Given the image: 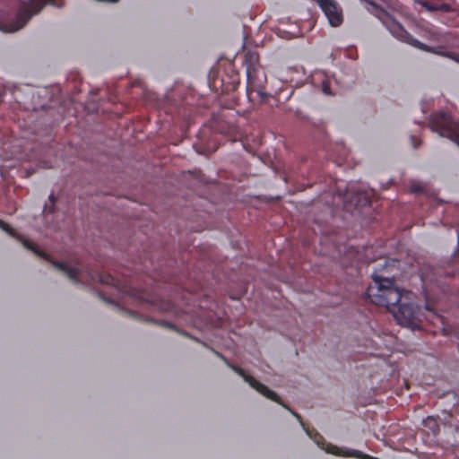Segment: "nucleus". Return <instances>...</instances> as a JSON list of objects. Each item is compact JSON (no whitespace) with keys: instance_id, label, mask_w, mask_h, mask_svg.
Returning <instances> with one entry per match:
<instances>
[{"instance_id":"1","label":"nucleus","mask_w":459,"mask_h":459,"mask_svg":"<svg viewBox=\"0 0 459 459\" xmlns=\"http://www.w3.org/2000/svg\"><path fill=\"white\" fill-rule=\"evenodd\" d=\"M212 351L216 354L217 357L221 359L227 364L228 367H230L231 369H233L238 375L242 377L243 379L247 383H248L252 388L255 389L258 393H260L266 398L282 405L284 408L289 410L299 420L301 426L303 427V429H305V431L307 432L308 437L310 438L314 439V441L322 449L325 450L327 453L333 454V455H338V456L354 457L357 459H377V458H374V457H372L368 455H366L363 452H361L359 450H356V449L343 450V449H342L336 446L331 445V444H327L326 446H325V440H324L323 437L316 430L309 429L308 428H306L305 424L301 420V417L298 413L291 411L288 406L283 404L282 401L281 400V398L278 396V394L275 392L269 389L266 385H264V384L257 381L252 376L246 374V372L243 368L230 363L229 360L221 353L214 351L213 349H212Z\"/></svg>"},{"instance_id":"2","label":"nucleus","mask_w":459,"mask_h":459,"mask_svg":"<svg viewBox=\"0 0 459 459\" xmlns=\"http://www.w3.org/2000/svg\"><path fill=\"white\" fill-rule=\"evenodd\" d=\"M247 73V94L250 101H264L268 97L265 92L267 76L260 65L259 55L255 51H247L244 57Z\"/></svg>"},{"instance_id":"3","label":"nucleus","mask_w":459,"mask_h":459,"mask_svg":"<svg viewBox=\"0 0 459 459\" xmlns=\"http://www.w3.org/2000/svg\"><path fill=\"white\" fill-rule=\"evenodd\" d=\"M373 282L366 291L368 299L374 304L385 307L390 312H394L401 304L402 291L394 286L393 280L373 274Z\"/></svg>"},{"instance_id":"4","label":"nucleus","mask_w":459,"mask_h":459,"mask_svg":"<svg viewBox=\"0 0 459 459\" xmlns=\"http://www.w3.org/2000/svg\"><path fill=\"white\" fill-rule=\"evenodd\" d=\"M48 4L61 7L64 5V0L20 1L15 18L6 25V31L15 32L23 28L33 15L38 14Z\"/></svg>"},{"instance_id":"5","label":"nucleus","mask_w":459,"mask_h":459,"mask_svg":"<svg viewBox=\"0 0 459 459\" xmlns=\"http://www.w3.org/2000/svg\"><path fill=\"white\" fill-rule=\"evenodd\" d=\"M429 127L440 136L446 137L459 146V123L447 112L438 111L431 116Z\"/></svg>"},{"instance_id":"6","label":"nucleus","mask_w":459,"mask_h":459,"mask_svg":"<svg viewBox=\"0 0 459 459\" xmlns=\"http://www.w3.org/2000/svg\"><path fill=\"white\" fill-rule=\"evenodd\" d=\"M316 2L332 26L337 27L342 24V12L334 0H316Z\"/></svg>"},{"instance_id":"7","label":"nucleus","mask_w":459,"mask_h":459,"mask_svg":"<svg viewBox=\"0 0 459 459\" xmlns=\"http://www.w3.org/2000/svg\"><path fill=\"white\" fill-rule=\"evenodd\" d=\"M393 314L401 325L411 324L415 319V309L412 304L401 303Z\"/></svg>"},{"instance_id":"8","label":"nucleus","mask_w":459,"mask_h":459,"mask_svg":"<svg viewBox=\"0 0 459 459\" xmlns=\"http://www.w3.org/2000/svg\"><path fill=\"white\" fill-rule=\"evenodd\" d=\"M52 264L61 272H63L69 280L74 282H79V270L75 267L69 266L64 262H52Z\"/></svg>"},{"instance_id":"9","label":"nucleus","mask_w":459,"mask_h":459,"mask_svg":"<svg viewBox=\"0 0 459 459\" xmlns=\"http://www.w3.org/2000/svg\"><path fill=\"white\" fill-rule=\"evenodd\" d=\"M422 425L428 435L437 436L440 428L437 420L433 416H429L422 420Z\"/></svg>"},{"instance_id":"10","label":"nucleus","mask_w":459,"mask_h":459,"mask_svg":"<svg viewBox=\"0 0 459 459\" xmlns=\"http://www.w3.org/2000/svg\"><path fill=\"white\" fill-rule=\"evenodd\" d=\"M22 244H23V246H24L27 249H29V250H30V251L34 252V253H35L36 255H38L39 257H42V258H44V259H46V260H48V261H50L49 256H48L45 252L39 250V249L37 248V247H36L32 242L28 241V240H23V241H22Z\"/></svg>"},{"instance_id":"11","label":"nucleus","mask_w":459,"mask_h":459,"mask_svg":"<svg viewBox=\"0 0 459 459\" xmlns=\"http://www.w3.org/2000/svg\"><path fill=\"white\" fill-rule=\"evenodd\" d=\"M100 281L108 285H115L117 280L110 274H103L100 276Z\"/></svg>"},{"instance_id":"12","label":"nucleus","mask_w":459,"mask_h":459,"mask_svg":"<svg viewBox=\"0 0 459 459\" xmlns=\"http://www.w3.org/2000/svg\"><path fill=\"white\" fill-rule=\"evenodd\" d=\"M0 229H2L5 232H7L9 235L14 236L13 229L9 224H7L6 222H4L2 220H0Z\"/></svg>"},{"instance_id":"13","label":"nucleus","mask_w":459,"mask_h":459,"mask_svg":"<svg viewBox=\"0 0 459 459\" xmlns=\"http://www.w3.org/2000/svg\"><path fill=\"white\" fill-rule=\"evenodd\" d=\"M0 229H2L5 232H7L9 235L14 236L13 229L9 224H7L6 222H4L2 220H0Z\"/></svg>"},{"instance_id":"14","label":"nucleus","mask_w":459,"mask_h":459,"mask_svg":"<svg viewBox=\"0 0 459 459\" xmlns=\"http://www.w3.org/2000/svg\"><path fill=\"white\" fill-rule=\"evenodd\" d=\"M371 196H372V195L369 194L368 192H364L363 193V201L360 198H359L358 203H361V205L369 204Z\"/></svg>"},{"instance_id":"15","label":"nucleus","mask_w":459,"mask_h":459,"mask_svg":"<svg viewBox=\"0 0 459 459\" xmlns=\"http://www.w3.org/2000/svg\"><path fill=\"white\" fill-rule=\"evenodd\" d=\"M410 140H411V143L413 148H418V146H420L421 143V142L420 140H418L417 137L414 135H411L410 137Z\"/></svg>"},{"instance_id":"16","label":"nucleus","mask_w":459,"mask_h":459,"mask_svg":"<svg viewBox=\"0 0 459 459\" xmlns=\"http://www.w3.org/2000/svg\"><path fill=\"white\" fill-rule=\"evenodd\" d=\"M322 89H323V91H324L325 94H331L329 82H323V83H322Z\"/></svg>"},{"instance_id":"17","label":"nucleus","mask_w":459,"mask_h":459,"mask_svg":"<svg viewBox=\"0 0 459 459\" xmlns=\"http://www.w3.org/2000/svg\"><path fill=\"white\" fill-rule=\"evenodd\" d=\"M424 6L426 7L427 10L429 11H437L438 10V6L437 5H435V4H424Z\"/></svg>"},{"instance_id":"18","label":"nucleus","mask_w":459,"mask_h":459,"mask_svg":"<svg viewBox=\"0 0 459 459\" xmlns=\"http://www.w3.org/2000/svg\"><path fill=\"white\" fill-rule=\"evenodd\" d=\"M446 56L459 63V55H456L455 53H449Z\"/></svg>"},{"instance_id":"19","label":"nucleus","mask_w":459,"mask_h":459,"mask_svg":"<svg viewBox=\"0 0 459 459\" xmlns=\"http://www.w3.org/2000/svg\"><path fill=\"white\" fill-rule=\"evenodd\" d=\"M48 199L51 202L52 206H53L54 204L56 203V197H55L54 194L49 195Z\"/></svg>"},{"instance_id":"20","label":"nucleus","mask_w":459,"mask_h":459,"mask_svg":"<svg viewBox=\"0 0 459 459\" xmlns=\"http://www.w3.org/2000/svg\"><path fill=\"white\" fill-rule=\"evenodd\" d=\"M237 131V126L235 125H231L230 127L229 134H233Z\"/></svg>"},{"instance_id":"21","label":"nucleus","mask_w":459,"mask_h":459,"mask_svg":"<svg viewBox=\"0 0 459 459\" xmlns=\"http://www.w3.org/2000/svg\"><path fill=\"white\" fill-rule=\"evenodd\" d=\"M165 327L167 328H169V329H175V326L173 325H171L170 323H163L162 324Z\"/></svg>"},{"instance_id":"22","label":"nucleus","mask_w":459,"mask_h":459,"mask_svg":"<svg viewBox=\"0 0 459 459\" xmlns=\"http://www.w3.org/2000/svg\"><path fill=\"white\" fill-rule=\"evenodd\" d=\"M420 187H419V188H414V189H413V191H414V192H417V191H420Z\"/></svg>"}]
</instances>
